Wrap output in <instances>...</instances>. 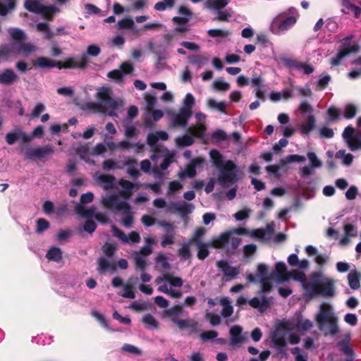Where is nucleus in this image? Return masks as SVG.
I'll list each match as a JSON object with an SVG mask.
<instances>
[{
    "label": "nucleus",
    "instance_id": "obj_1",
    "mask_svg": "<svg viewBox=\"0 0 361 361\" xmlns=\"http://www.w3.org/2000/svg\"><path fill=\"white\" fill-rule=\"evenodd\" d=\"M294 280L302 283L303 288L311 297L322 296L332 297L334 295V281L333 279L325 277L319 272H313L307 281L303 272L293 271L288 273Z\"/></svg>",
    "mask_w": 361,
    "mask_h": 361
},
{
    "label": "nucleus",
    "instance_id": "obj_2",
    "mask_svg": "<svg viewBox=\"0 0 361 361\" xmlns=\"http://www.w3.org/2000/svg\"><path fill=\"white\" fill-rule=\"evenodd\" d=\"M312 327V323L309 319H304L301 316L290 319L278 321L275 329L271 334V341L277 348H284L286 345V335L291 331H307Z\"/></svg>",
    "mask_w": 361,
    "mask_h": 361
},
{
    "label": "nucleus",
    "instance_id": "obj_3",
    "mask_svg": "<svg viewBox=\"0 0 361 361\" xmlns=\"http://www.w3.org/2000/svg\"><path fill=\"white\" fill-rule=\"evenodd\" d=\"M97 102H88L83 105L82 109L93 113H104L111 117H117V111L123 107L121 101L111 98V90L108 87H101L97 92Z\"/></svg>",
    "mask_w": 361,
    "mask_h": 361
},
{
    "label": "nucleus",
    "instance_id": "obj_4",
    "mask_svg": "<svg viewBox=\"0 0 361 361\" xmlns=\"http://www.w3.org/2000/svg\"><path fill=\"white\" fill-rule=\"evenodd\" d=\"M209 154L214 166L219 171L216 180L219 184L224 188L232 187L239 179L237 166L232 161H225L217 150H211Z\"/></svg>",
    "mask_w": 361,
    "mask_h": 361
},
{
    "label": "nucleus",
    "instance_id": "obj_5",
    "mask_svg": "<svg viewBox=\"0 0 361 361\" xmlns=\"http://www.w3.org/2000/svg\"><path fill=\"white\" fill-rule=\"evenodd\" d=\"M169 139V134L163 130L150 133L147 137V143L152 147L153 154L151 159L154 161L159 157H163L164 160L160 164L161 170H166L171 163L174 161L175 152L169 151L168 149L157 145L159 140L165 141Z\"/></svg>",
    "mask_w": 361,
    "mask_h": 361
},
{
    "label": "nucleus",
    "instance_id": "obj_6",
    "mask_svg": "<svg viewBox=\"0 0 361 361\" xmlns=\"http://www.w3.org/2000/svg\"><path fill=\"white\" fill-rule=\"evenodd\" d=\"M315 319L319 329L324 332V335L334 336L338 332V318L329 304L326 302L321 304L320 310Z\"/></svg>",
    "mask_w": 361,
    "mask_h": 361
},
{
    "label": "nucleus",
    "instance_id": "obj_7",
    "mask_svg": "<svg viewBox=\"0 0 361 361\" xmlns=\"http://www.w3.org/2000/svg\"><path fill=\"white\" fill-rule=\"evenodd\" d=\"M155 283L157 284L163 283L158 287V291L167 294L173 298H179L182 296V291L178 289L183 284V281L180 277L168 274L157 277Z\"/></svg>",
    "mask_w": 361,
    "mask_h": 361
},
{
    "label": "nucleus",
    "instance_id": "obj_8",
    "mask_svg": "<svg viewBox=\"0 0 361 361\" xmlns=\"http://www.w3.org/2000/svg\"><path fill=\"white\" fill-rule=\"evenodd\" d=\"M195 103V97L191 93H187L183 100V104L179 111L174 114L172 118L171 126L173 127L185 128L188 121L192 116V109Z\"/></svg>",
    "mask_w": 361,
    "mask_h": 361
},
{
    "label": "nucleus",
    "instance_id": "obj_9",
    "mask_svg": "<svg viewBox=\"0 0 361 361\" xmlns=\"http://www.w3.org/2000/svg\"><path fill=\"white\" fill-rule=\"evenodd\" d=\"M9 33L15 53L27 56L36 51L37 48L33 44L25 42L26 36L23 30L14 28L11 29Z\"/></svg>",
    "mask_w": 361,
    "mask_h": 361
},
{
    "label": "nucleus",
    "instance_id": "obj_10",
    "mask_svg": "<svg viewBox=\"0 0 361 361\" xmlns=\"http://www.w3.org/2000/svg\"><path fill=\"white\" fill-rule=\"evenodd\" d=\"M154 206L158 209L166 208V212H174L178 213L184 217L192 212L195 207L191 203L185 201H178L167 204L166 200L162 197H159L153 201Z\"/></svg>",
    "mask_w": 361,
    "mask_h": 361
},
{
    "label": "nucleus",
    "instance_id": "obj_11",
    "mask_svg": "<svg viewBox=\"0 0 361 361\" xmlns=\"http://www.w3.org/2000/svg\"><path fill=\"white\" fill-rule=\"evenodd\" d=\"M241 242V238L233 235V232L227 231L212 240L213 247L224 248L227 250L236 249Z\"/></svg>",
    "mask_w": 361,
    "mask_h": 361
},
{
    "label": "nucleus",
    "instance_id": "obj_12",
    "mask_svg": "<svg viewBox=\"0 0 361 361\" xmlns=\"http://www.w3.org/2000/svg\"><path fill=\"white\" fill-rule=\"evenodd\" d=\"M358 45L352 40L351 37H346L341 41V45L337 54L331 59L332 66H338L341 61L351 53H355L358 50Z\"/></svg>",
    "mask_w": 361,
    "mask_h": 361
},
{
    "label": "nucleus",
    "instance_id": "obj_13",
    "mask_svg": "<svg viewBox=\"0 0 361 361\" xmlns=\"http://www.w3.org/2000/svg\"><path fill=\"white\" fill-rule=\"evenodd\" d=\"M295 23V17L285 16L283 14H281L272 20L271 30L273 33L279 35L289 30Z\"/></svg>",
    "mask_w": 361,
    "mask_h": 361
},
{
    "label": "nucleus",
    "instance_id": "obj_14",
    "mask_svg": "<svg viewBox=\"0 0 361 361\" xmlns=\"http://www.w3.org/2000/svg\"><path fill=\"white\" fill-rule=\"evenodd\" d=\"M25 8L30 12L41 14L47 19H51L54 13L57 11L56 7L53 6H44L37 0H26Z\"/></svg>",
    "mask_w": 361,
    "mask_h": 361
},
{
    "label": "nucleus",
    "instance_id": "obj_15",
    "mask_svg": "<svg viewBox=\"0 0 361 361\" xmlns=\"http://www.w3.org/2000/svg\"><path fill=\"white\" fill-rule=\"evenodd\" d=\"M343 137L351 151L361 149V131L355 132L351 126H347L343 132Z\"/></svg>",
    "mask_w": 361,
    "mask_h": 361
},
{
    "label": "nucleus",
    "instance_id": "obj_16",
    "mask_svg": "<svg viewBox=\"0 0 361 361\" xmlns=\"http://www.w3.org/2000/svg\"><path fill=\"white\" fill-rule=\"evenodd\" d=\"M257 278L261 284V290L266 293L271 288V281L272 275L269 274L268 267L264 264H259L257 267Z\"/></svg>",
    "mask_w": 361,
    "mask_h": 361
},
{
    "label": "nucleus",
    "instance_id": "obj_17",
    "mask_svg": "<svg viewBox=\"0 0 361 361\" xmlns=\"http://www.w3.org/2000/svg\"><path fill=\"white\" fill-rule=\"evenodd\" d=\"M76 213L82 217H91L94 218L102 224H105L108 221L109 218L106 213L97 212L96 213V207L92 206L90 208H87L83 205H76L75 207Z\"/></svg>",
    "mask_w": 361,
    "mask_h": 361
},
{
    "label": "nucleus",
    "instance_id": "obj_18",
    "mask_svg": "<svg viewBox=\"0 0 361 361\" xmlns=\"http://www.w3.org/2000/svg\"><path fill=\"white\" fill-rule=\"evenodd\" d=\"M101 202L105 208L116 212H120L123 208H128V203L119 201L118 196L115 194L102 196Z\"/></svg>",
    "mask_w": 361,
    "mask_h": 361
},
{
    "label": "nucleus",
    "instance_id": "obj_19",
    "mask_svg": "<svg viewBox=\"0 0 361 361\" xmlns=\"http://www.w3.org/2000/svg\"><path fill=\"white\" fill-rule=\"evenodd\" d=\"M87 63L86 54H82L81 56L76 57H71L66 59L63 63H58V68H85Z\"/></svg>",
    "mask_w": 361,
    "mask_h": 361
},
{
    "label": "nucleus",
    "instance_id": "obj_20",
    "mask_svg": "<svg viewBox=\"0 0 361 361\" xmlns=\"http://www.w3.org/2000/svg\"><path fill=\"white\" fill-rule=\"evenodd\" d=\"M195 116L199 123L188 128V133H191L197 137H202L204 135L206 131V127L204 123L207 116L203 113L198 112L195 114Z\"/></svg>",
    "mask_w": 361,
    "mask_h": 361
},
{
    "label": "nucleus",
    "instance_id": "obj_21",
    "mask_svg": "<svg viewBox=\"0 0 361 361\" xmlns=\"http://www.w3.org/2000/svg\"><path fill=\"white\" fill-rule=\"evenodd\" d=\"M54 152L53 147L46 145L42 147L29 148L25 152L27 159H42Z\"/></svg>",
    "mask_w": 361,
    "mask_h": 361
},
{
    "label": "nucleus",
    "instance_id": "obj_22",
    "mask_svg": "<svg viewBox=\"0 0 361 361\" xmlns=\"http://www.w3.org/2000/svg\"><path fill=\"white\" fill-rule=\"evenodd\" d=\"M118 184L122 188V190L119 192V195L125 200H128L131 196L134 189H138L142 186L139 183H132L123 178L118 180Z\"/></svg>",
    "mask_w": 361,
    "mask_h": 361
},
{
    "label": "nucleus",
    "instance_id": "obj_23",
    "mask_svg": "<svg viewBox=\"0 0 361 361\" xmlns=\"http://www.w3.org/2000/svg\"><path fill=\"white\" fill-rule=\"evenodd\" d=\"M133 71V66L131 62L126 61L123 63L120 69L110 71L108 77L116 81H121L125 75L130 73Z\"/></svg>",
    "mask_w": 361,
    "mask_h": 361
},
{
    "label": "nucleus",
    "instance_id": "obj_24",
    "mask_svg": "<svg viewBox=\"0 0 361 361\" xmlns=\"http://www.w3.org/2000/svg\"><path fill=\"white\" fill-rule=\"evenodd\" d=\"M111 231L113 235L119 238L123 243H139L140 240L139 233L135 231H133L128 235H126L122 231L115 226H112Z\"/></svg>",
    "mask_w": 361,
    "mask_h": 361
},
{
    "label": "nucleus",
    "instance_id": "obj_25",
    "mask_svg": "<svg viewBox=\"0 0 361 361\" xmlns=\"http://www.w3.org/2000/svg\"><path fill=\"white\" fill-rule=\"evenodd\" d=\"M217 267L219 269L223 272L224 275L226 277L233 279L240 274L239 267H234L226 260H220L217 262Z\"/></svg>",
    "mask_w": 361,
    "mask_h": 361
},
{
    "label": "nucleus",
    "instance_id": "obj_26",
    "mask_svg": "<svg viewBox=\"0 0 361 361\" xmlns=\"http://www.w3.org/2000/svg\"><path fill=\"white\" fill-rule=\"evenodd\" d=\"M5 138L8 145H13L19 139H22L25 142H29L32 137L23 132L21 129L16 128L13 131L8 133Z\"/></svg>",
    "mask_w": 361,
    "mask_h": 361
},
{
    "label": "nucleus",
    "instance_id": "obj_27",
    "mask_svg": "<svg viewBox=\"0 0 361 361\" xmlns=\"http://www.w3.org/2000/svg\"><path fill=\"white\" fill-rule=\"evenodd\" d=\"M204 163V159L201 158H196L192 160L188 168L178 173L179 178L184 179L185 178H192L196 175L195 167Z\"/></svg>",
    "mask_w": 361,
    "mask_h": 361
},
{
    "label": "nucleus",
    "instance_id": "obj_28",
    "mask_svg": "<svg viewBox=\"0 0 361 361\" xmlns=\"http://www.w3.org/2000/svg\"><path fill=\"white\" fill-rule=\"evenodd\" d=\"M18 80V76L11 68H6L0 71V84L9 85Z\"/></svg>",
    "mask_w": 361,
    "mask_h": 361
},
{
    "label": "nucleus",
    "instance_id": "obj_29",
    "mask_svg": "<svg viewBox=\"0 0 361 361\" xmlns=\"http://www.w3.org/2000/svg\"><path fill=\"white\" fill-rule=\"evenodd\" d=\"M96 180L101 185L105 190L112 189L114 186L115 178L109 174H99L95 177Z\"/></svg>",
    "mask_w": 361,
    "mask_h": 361
},
{
    "label": "nucleus",
    "instance_id": "obj_30",
    "mask_svg": "<svg viewBox=\"0 0 361 361\" xmlns=\"http://www.w3.org/2000/svg\"><path fill=\"white\" fill-rule=\"evenodd\" d=\"M98 270L100 273H112L116 270V264L113 261L105 257H101L98 262Z\"/></svg>",
    "mask_w": 361,
    "mask_h": 361
},
{
    "label": "nucleus",
    "instance_id": "obj_31",
    "mask_svg": "<svg viewBox=\"0 0 361 361\" xmlns=\"http://www.w3.org/2000/svg\"><path fill=\"white\" fill-rule=\"evenodd\" d=\"M125 166H127V173L132 178H137L140 173L137 169V160L133 158H128L124 161Z\"/></svg>",
    "mask_w": 361,
    "mask_h": 361
},
{
    "label": "nucleus",
    "instance_id": "obj_32",
    "mask_svg": "<svg viewBox=\"0 0 361 361\" xmlns=\"http://www.w3.org/2000/svg\"><path fill=\"white\" fill-rule=\"evenodd\" d=\"M275 271L277 282L281 283L287 281L288 273L285 263L277 262L275 266Z\"/></svg>",
    "mask_w": 361,
    "mask_h": 361
},
{
    "label": "nucleus",
    "instance_id": "obj_33",
    "mask_svg": "<svg viewBox=\"0 0 361 361\" xmlns=\"http://www.w3.org/2000/svg\"><path fill=\"white\" fill-rule=\"evenodd\" d=\"M292 97V90L284 89L282 92L272 91L269 94L270 99L274 102H279L282 99L287 100Z\"/></svg>",
    "mask_w": 361,
    "mask_h": 361
},
{
    "label": "nucleus",
    "instance_id": "obj_34",
    "mask_svg": "<svg viewBox=\"0 0 361 361\" xmlns=\"http://www.w3.org/2000/svg\"><path fill=\"white\" fill-rule=\"evenodd\" d=\"M46 257L49 261L60 263L63 259L62 250L59 247L53 246L48 250Z\"/></svg>",
    "mask_w": 361,
    "mask_h": 361
},
{
    "label": "nucleus",
    "instance_id": "obj_35",
    "mask_svg": "<svg viewBox=\"0 0 361 361\" xmlns=\"http://www.w3.org/2000/svg\"><path fill=\"white\" fill-rule=\"evenodd\" d=\"M350 341V334H348L345 339L338 343V347L341 351H342L345 355H348L350 357V358H351V360H353L354 356V351L349 345Z\"/></svg>",
    "mask_w": 361,
    "mask_h": 361
},
{
    "label": "nucleus",
    "instance_id": "obj_36",
    "mask_svg": "<svg viewBox=\"0 0 361 361\" xmlns=\"http://www.w3.org/2000/svg\"><path fill=\"white\" fill-rule=\"evenodd\" d=\"M361 274L356 270H352L348 275L349 286L353 290H357L360 287Z\"/></svg>",
    "mask_w": 361,
    "mask_h": 361
},
{
    "label": "nucleus",
    "instance_id": "obj_37",
    "mask_svg": "<svg viewBox=\"0 0 361 361\" xmlns=\"http://www.w3.org/2000/svg\"><path fill=\"white\" fill-rule=\"evenodd\" d=\"M249 305L254 307L257 308L259 311L263 312L269 306V301L267 298H259L255 297L248 301Z\"/></svg>",
    "mask_w": 361,
    "mask_h": 361
},
{
    "label": "nucleus",
    "instance_id": "obj_38",
    "mask_svg": "<svg viewBox=\"0 0 361 361\" xmlns=\"http://www.w3.org/2000/svg\"><path fill=\"white\" fill-rule=\"evenodd\" d=\"M156 267L160 272H164L169 269L170 264L168 259L163 253H159L156 258Z\"/></svg>",
    "mask_w": 361,
    "mask_h": 361
},
{
    "label": "nucleus",
    "instance_id": "obj_39",
    "mask_svg": "<svg viewBox=\"0 0 361 361\" xmlns=\"http://www.w3.org/2000/svg\"><path fill=\"white\" fill-rule=\"evenodd\" d=\"M290 66L295 68L298 71H302L305 74H311L314 71V68L311 64L307 63H301L293 61L287 62Z\"/></svg>",
    "mask_w": 361,
    "mask_h": 361
},
{
    "label": "nucleus",
    "instance_id": "obj_40",
    "mask_svg": "<svg viewBox=\"0 0 361 361\" xmlns=\"http://www.w3.org/2000/svg\"><path fill=\"white\" fill-rule=\"evenodd\" d=\"M194 137H196L191 133L178 137L175 139V142L177 147H188L194 143Z\"/></svg>",
    "mask_w": 361,
    "mask_h": 361
},
{
    "label": "nucleus",
    "instance_id": "obj_41",
    "mask_svg": "<svg viewBox=\"0 0 361 361\" xmlns=\"http://www.w3.org/2000/svg\"><path fill=\"white\" fill-rule=\"evenodd\" d=\"M34 66L39 68H53L58 67V63H56L54 60L41 56L37 58L34 61Z\"/></svg>",
    "mask_w": 361,
    "mask_h": 361
},
{
    "label": "nucleus",
    "instance_id": "obj_42",
    "mask_svg": "<svg viewBox=\"0 0 361 361\" xmlns=\"http://www.w3.org/2000/svg\"><path fill=\"white\" fill-rule=\"evenodd\" d=\"M102 167L106 171L122 169L125 167V164L124 161H116L113 159H108L104 161Z\"/></svg>",
    "mask_w": 361,
    "mask_h": 361
},
{
    "label": "nucleus",
    "instance_id": "obj_43",
    "mask_svg": "<svg viewBox=\"0 0 361 361\" xmlns=\"http://www.w3.org/2000/svg\"><path fill=\"white\" fill-rule=\"evenodd\" d=\"M196 246L198 250L197 257L201 260L204 259L208 256V247H213L212 245V241L208 243H205L204 242H199L198 244L196 245Z\"/></svg>",
    "mask_w": 361,
    "mask_h": 361
},
{
    "label": "nucleus",
    "instance_id": "obj_44",
    "mask_svg": "<svg viewBox=\"0 0 361 361\" xmlns=\"http://www.w3.org/2000/svg\"><path fill=\"white\" fill-rule=\"evenodd\" d=\"M221 305L223 307L221 314L224 317L231 316L233 312V307L231 305V301L228 298H223L220 300Z\"/></svg>",
    "mask_w": 361,
    "mask_h": 361
},
{
    "label": "nucleus",
    "instance_id": "obj_45",
    "mask_svg": "<svg viewBox=\"0 0 361 361\" xmlns=\"http://www.w3.org/2000/svg\"><path fill=\"white\" fill-rule=\"evenodd\" d=\"M228 4V0H208L206 2V7L211 10L220 11Z\"/></svg>",
    "mask_w": 361,
    "mask_h": 361
},
{
    "label": "nucleus",
    "instance_id": "obj_46",
    "mask_svg": "<svg viewBox=\"0 0 361 361\" xmlns=\"http://www.w3.org/2000/svg\"><path fill=\"white\" fill-rule=\"evenodd\" d=\"M16 0H0V15L5 16L15 8Z\"/></svg>",
    "mask_w": 361,
    "mask_h": 361
},
{
    "label": "nucleus",
    "instance_id": "obj_47",
    "mask_svg": "<svg viewBox=\"0 0 361 361\" xmlns=\"http://www.w3.org/2000/svg\"><path fill=\"white\" fill-rule=\"evenodd\" d=\"M207 104L209 109H215L223 114H226V105L224 102H216L213 98H209L207 101Z\"/></svg>",
    "mask_w": 361,
    "mask_h": 361
},
{
    "label": "nucleus",
    "instance_id": "obj_48",
    "mask_svg": "<svg viewBox=\"0 0 361 361\" xmlns=\"http://www.w3.org/2000/svg\"><path fill=\"white\" fill-rule=\"evenodd\" d=\"M121 212H123L122 224L126 228H130L133 224V217L131 207L128 204V208H123Z\"/></svg>",
    "mask_w": 361,
    "mask_h": 361
},
{
    "label": "nucleus",
    "instance_id": "obj_49",
    "mask_svg": "<svg viewBox=\"0 0 361 361\" xmlns=\"http://www.w3.org/2000/svg\"><path fill=\"white\" fill-rule=\"evenodd\" d=\"M315 127V118L313 114L308 116L307 120L302 125L301 130L303 134H308Z\"/></svg>",
    "mask_w": 361,
    "mask_h": 361
},
{
    "label": "nucleus",
    "instance_id": "obj_50",
    "mask_svg": "<svg viewBox=\"0 0 361 361\" xmlns=\"http://www.w3.org/2000/svg\"><path fill=\"white\" fill-rule=\"evenodd\" d=\"M36 30L44 35L47 39H51L54 37V33L51 30L49 25L47 23H39L36 25Z\"/></svg>",
    "mask_w": 361,
    "mask_h": 361
},
{
    "label": "nucleus",
    "instance_id": "obj_51",
    "mask_svg": "<svg viewBox=\"0 0 361 361\" xmlns=\"http://www.w3.org/2000/svg\"><path fill=\"white\" fill-rule=\"evenodd\" d=\"M343 12L345 13H353L355 18H358L361 14V8L356 6L348 1H345L343 4Z\"/></svg>",
    "mask_w": 361,
    "mask_h": 361
},
{
    "label": "nucleus",
    "instance_id": "obj_52",
    "mask_svg": "<svg viewBox=\"0 0 361 361\" xmlns=\"http://www.w3.org/2000/svg\"><path fill=\"white\" fill-rule=\"evenodd\" d=\"M305 161V157L302 155L298 154H291L286 157L283 159L280 160V164L281 166H285L287 164H290L293 162H303Z\"/></svg>",
    "mask_w": 361,
    "mask_h": 361
},
{
    "label": "nucleus",
    "instance_id": "obj_53",
    "mask_svg": "<svg viewBox=\"0 0 361 361\" xmlns=\"http://www.w3.org/2000/svg\"><path fill=\"white\" fill-rule=\"evenodd\" d=\"M212 87L218 92H226L230 89V84L225 82L223 78H219L213 82Z\"/></svg>",
    "mask_w": 361,
    "mask_h": 361
},
{
    "label": "nucleus",
    "instance_id": "obj_54",
    "mask_svg": "<svg viewBox=\"0 0 361 361\" xmlns=\"http://www.w3.org/2000/svg\"><path fill=\"white\" fill-rule=\"evenodd\" d=\"M142 322L149 329H154L158 327V322L150 314H146L142 317Z\"/></svg>",
    "mask_w": 361,
    "mask_h": 361
},
{
    "label": "nucleus",
    "instance_id": "obj_55",
    "mask_svg": "<svg viewBox=\"0 0 361 361\" xmlns=\"http://www.w3.org/2000/svg\"><path fill=\"white\" fill-rule=\"evenodd\" d=\"M134 259L136 269L143 271L147 267L146 257L142 255L140 253H135Z\"/></svg>",
    "mask_w": 361,
    "mask_h": 361
},
{
    "label": "nucleus",
    "instance_id": "obj_56",
    "mask_svg": "<svg viewBox=\"0 0 361 361\" xmlns=\"http://www.w3.org/2000/svg\"><path fill=\"white\" fill-rule=\"evenodd\" d=\"M192 243L189 241L182 245L181 247L178 250V254L183 260L188 259L190 256V245Z\"/></svg>",
    "mask_w": 361,
    "mask_h": 361
},
{
    "label": "nucleus",
    "instance_id": "obj_57",
    "mask_svg": "<svg viewBox=\"0 0 361 361\" xmlns=\"http://www.w3.org/2000/svg\"><path fill=\"white\" fill-rule=\"evenodd\" d=\"M357 111V107L353 104H348L345 106L343 116L347 119L355 117Z\"/></svg>",
    "mask_w": 361,
    "mask_h": 361
},
{
    "label": "nucleus",
    "instance_id": "obj_58",
    "mask_svg": "<svg viewBox=\"0 0 361 361\" xmlns=\"http://www.w3.org/2000/svg\"><path fill=\"white\" fill-rule=\"evenodd\" d=\"M11 53H15L13 44L11 45V47L8 45L1 46L0 47V63L7 61L9 54Z\"/></svg>",
    "mask_w": 361,
    "mask_h": 361
},
{
    "label": "nucleus",
    "instance_id": "obj_59",
    "mask_svg": "<svg viewBox=\"0 0 361 361\" xmlns=\"http://www.w3.org/2000/svg\"><path fill=\"white\" fill-rule=\"evenodd\" d=\"M145 241V245L137 253H140L142 255L147 257L152 252V245L154 243V240L151 238H147Z\"/></svg>",
    "mask_w": 361,
    "mask_h": 361
},
{
    "label": "nucleus",
    "instance_id": "obj_60",
    "mask_svg": "<svg viewBox=\"0 0 361 361\" xmlns=\"http://www.w3.org/2000/svg\"><path fill=\"white\" fill-rule=\"evenodd\" d=\"M133 26L134 20L130 17L124 18L119 20L117 23L118 30L133 29Z\"/></svg>",
    "mask_w": 361,
    "mask_h": 361
},
{
    "label": "nucleus",
    "instance_id": "obj_61",
    "mask_svg": "<svg viewBox=\"0 0 361 361\" xmlns=\"http://www.w3.org/2000/svg\"><path fill=\"white\" fill-rule=\"evenodd\" d=\"M336 158L342 159L343 164L349 166L353 162V156L351 154H345V150H339L336 154Z\"/></svg>",
    "mask_w": 361,
    "mask_h": 361
},
{
    "label": "nucleus",
    "instance_id": "obj_62",
    "mask_svg": "<svg viewBox=\"0 0 361 361\" xmlns=\"http://www.w3.org/2000/svg\"><path fill=\"white\" fill-rule=\"evenodd\" d=\"M208 35L212 37L226 38L230 35V32L221 29H210L207 31Z\"/></svg>",
    "mask_w": 361,
    "mask_h": 361
},
{
    "label": "nucleus",
    "instance_id": "obj_63",
    "mask_svg": "<svg viewBox=\"0 0 361 361\" xmlns=\"http://www.w3.org/2000/svg\"><path fill=\"white\" fill-rule=\"evenodd\" d=\"M182 188H183V184L180 182H179L178 180L171 181L169 183L167 195L168 196H171L176 192L182 190Z\"/></svg>",
    "mask_w": 361,
    "mask_h": 361
},
{
    "label": "nucleus",
    "instance_id": "obj_64",
    "mask_svg": "<svg viewBox=\"0 0 361 361\" xmlns=\"http://www.w3.org/2000/svg\"><path fill=\"white\" fill-rule=\"evenodd\" d=\"M173 21L177 25V30L183 32L188 30V20L185 18L174 17Z\"/></svg>",
    "mask_w": 361,
    "mask_h": 361
}]
</instances>
